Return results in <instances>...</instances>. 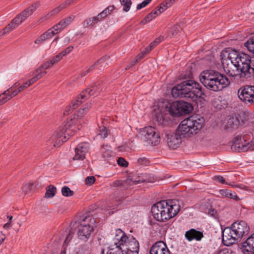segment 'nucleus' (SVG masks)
Masks as SVG:
<instances>
[{
    "instance_id": "obj_1",
    "label": "nucleus",
    "mask_w": 254,
    "mask_h": 254,
    "mask_svg": "<svg viewBox=\"0 0 254 254\" xmlns=\"http://www.w3.org/2000/svg\"><path fill=\"white\" fill-rule=\"evenodd\" d=\"M201 83L208 89L217 92L222 90L230 84L224 74L214 70H206L199 75Z\"/></svg>"
},
{
    "instance_id": "obj_2",
    "label": "nucleus",
    "mask_w": 254,
    "mask_h": 254,
    "mask_svg": "<svg viewBox=\"0 0 254 254\" xmlns=\"http://www.w3.org/2000/svg\"><path fill=\"white\" fill-rule=\"evenodd\" d=\"M201 86L197 82L188 80L174 86L171 90L174 98H185L190 100H196L203 94Z\"/></svg>"
},
{
    "instance_id": "obj_3",
    "label": "nucleus",
    "mask_w": 254,
    "mask_h": 254,
    "mask_svg": "<svg viewBox=\"0 0 254 254\" xmlns=\"http://www.w3.org/2000/svg\"><path fill=\"white\" fill-rule=\"evenodd\" d=\"M230 54V58L240 68L242 72V76L246 78L251 77L254 74V57H251L249 55L244 53H239L236 50L230 48H227ZM229 56L228 54H225L226 56Z\"/></svg>"
},
{
    "instance_id": "obj_4",
    "label": "nucleus",
    "mask_w": 254,
    "mask_h": 254,
    "mask_svg": "<svg viewBox=\"0 0 254 254\" xmlns=\"http://www.w3.org/2000/svg\"><path fill=\"white\" fill-rule=\"evenodd\" d=\"M113 243L124 252V254H138L139 244L138 241L132 236H127L120 229L116 230Z\"/></svg>"
},
{
    "instance_id": "obj_5",
    "label": "nucleus",
    "mask_w": 254,
    "mask_h": 254,
    "mask_svg": "<svg viewBox=\"0 0 254 254\" xmlns=\"http://www.w3.org/2000/svg\"><path fill=\"white\" fill-rule=\"evenodd\" d=\"M204 123V120L201 117H190L181 122L177 128L178 132L181 133L183 137L191 136L200 131Z\"/></svg>"
},
{
    "instance_id": "obj_6",
    "label": "nucleus",
    "mask_w": 254,
    "mask_h": 254,
    "mask_svg": "<svg viewBox=\"0 0 254 254\" xmlns=\"http://www.w3.org/2000/svg\"><path fill=\"white\" fill-rule=\"evenodd\" d=\"M229 51L227 48L222 51L220 55L221 63L224 71L229 76L237 77L239 78H246L242 76V72L239 66L237 65V63L230 58V54L229 56L225 57V54H229Z\"/></svg>"
},
{
    "instance_id": "obj_7",
    "label": "nucleus",
    "mask_w": 254,
    "mask_h": 254,
    "mask_svg": "<svg viewBox=\"0 0 254 254\" xmlns=\"http://www.w3.org/2000/svg\"><path fill=\"white\" fill-rule=\"evenodd\" d=\"M71 124L72 120L68 121L65 125L61 127L50 138V141L54 143L55 147H59L65 142L69 136L74 134V128Z\"/></svg>"
},
{
    "instance_id": "obj_8",
    "label": "nucleus",
    "mask_w": 254,
    "mask_h": 254,
    "mask_svg": "<svg viewBox=\"0 0 254 254\" xmlns=\"http://www.w3.org/2000/svg\"><path fill=\"white\" fill-rule=\"evenodd\" d=\"M94 219L90 216H87L82 219L78 226L77 236L78 239L86 242L90 237L94 230Z\"/></svg>"
},
{
    "instance_id": "obj_9",
    "label": "nucleus",
    "mask_w": 254,
    "mask_h": 254,
    "mask_svg": "<svg viewBox=\"0 0 254 254\" xmlns=\"http://www.w3.org/2000/svg\"><path fill=\"white\" fill-rule=\"evenodd\" d=\"M164 207L160 218L163 219V222L166 221L175 217L180 211L181 206L179 202L176 199H170L163 200Z\"/></svg>"
},
{
    "instance_id": "obj_10",
    "label": "nucleus",
    "mask_w": 254,
    "mask_h": 254,
    "mask_svg": "<svg viewBox=\"0 0 254 254\" xmlns=\"http://www.w3.org/2000/svg\"><path fill=\"white\" fill-rule=\"evenodd\" d=\"M231 149L235 152H246L254 149V144L248 142L244 136H238L235 137L231 145Z\"/></svg>"
},
{
    "instance_id": "obj_11",
    "label": "nucleus",
    "mask_w": 254,
    "mask_h": 254,
    "mask_svg": "<svg viewBox=\"0 0 254 254\" xmlns=\"http://www.w3.org/2000/svg\"><path fill=\"white\" fill-rule=\"evenodd\" d=\"M239 98L245 103H254V85H245L238 91Z\"/></svg>"
},
{
    "instance_id": "obj_12",
    "label": "nucleus",
    "mask_w": 254,
    "mask_h": 254,
    "mask_svg": "<svg viewBox=\"0 0 254 254\" xmlns=\"http://www.w3.org/2000/svg\"><path fill=\"white\" fill-rule=\"evenodd\" d=\"M144 139L148 144L152 145H157L160 141L159 133L157 130L151 126L146 127L144 128L142 131Z\"/></svg>"
},
{
    "instance_id": "obj_13",
    "label": "nucleus",
    "mask_w": 254,
    "mask_h": 254,
    "mask_svg": "<svg viewBox=\"0 0 254 254\" xmlns=\"http://www.w3.org/2000/svg\"><path fill=\"white\" fill-rule=\"evenodd\" d=\"M25 89L24 86L23 85L20 86V83L18 82H16L13 86L0 94L2 98L1 100L5 103Z\"/></svg>"
},
{
    "instance_id": "obj_14",
    "label": "nucleus",
    "mask_w": 254,
    "mask_h": 254,
    "mask_svg": "<svg viewBox=\"0 0 254 254\" xmlns=\"http://www.w3.org/2000/svg\"><path fill=\"white\" fill-rule=\"evenodd\" d=\"M234 230L232 226L225 228L222 232V242L227 246H231L236 242L240 241L238 236L234 234Z\"/></svg>"
},
{
    "instance_id": "obj_15",
    "label": "nucleus",
    "mask_w": 254,
    "mask_h": 254,
    "mask_svg": "<svg viewBox=\"0 0 254 254\" xmlns=\"http://www.w3.org/2000/svg\"><path fill=\"white\" fill-rule=\"evenodd\" d=\"M231 226L234 230V234H236V236H238L240 241L243 237L247 235L249 232L250 228L244 221H236Z\"/></svg>"
},
{
    "instance_id": "obj_16",
    "label": "nucleus",
    "mask_w": 254,
    "mask_h": 254,
    "mask_svg": "<svg viewBox=\"0 0 254 254\" xmlns=\"http://www.w3.org/2000/svg\"><path fill=\"white\" fill-rule=\"evenodd\" d=\"M89 144L87 142L79 143L75 148V155L73 157L74 160H83L89 149Z\"/></svg>"
},
{
    "instance_id": "obj_17",
    "label": "nucleus",
    "mask_w": 254,
    "mask_h": 254,
    "mask_svg": "<svg viewBox=\"0 0 254 254\" xmlns=\"http://www.w3.org/2000/svg\"><path fill=\"white\" fill-rule=\"evenodd\" d=\"M182 135L178 132L177 129L174 133L167 135V141L169 147L174 149L177 148L182 142Z\"/></svg>"
},
{
    "instance_id": "obj_18",
    "label": "nucleus",
    "mask_w": 254,
    "mask_h": 254,
    "mask_svg": "<svg viewBox=\"0 0 254 254\" xmlns=\"http://www.w3.org/2000/svg\"><path fill=\"white\" fill-rule=\"evenodd\" d=\"M149 182V180L146 174H135L129 177L125 181V183H126V184H128L130 186Z\"/></svg>"
},
{
    "instance_id": "obj_19",
    "label": "nucleus",
    "mask_w": 254,
    "mask_h": 254,
    "mask_svg": "<svg viewBox=\"0 0 254 254\" xmlns=\"http://www.w3.org/2000/svg\"><path fill=\"white\" fill-rule=\"evenodd\" d=\"M150 254H170V252L164 242L158 241L150 248Z\"/></svg>"
},
{
    "instance_id": "obj_20",
    "label": "nucleus",
    "mask_w": 254,
    "mask_h": 254,
    "mask_svg": "<svg viewBox=\"0 0 254 254\" xmlns=\"http://www.w3.org/2000/svg\"><path fill=\"white\" fill-rule=\"evenodd\" d=\"M167 111L166 106H163L161 103L158 106H154L153 110V115L154 119L158 123L159 125L162 124L164 120V116Z\"/></svg>"
},
{
    "instance_id": "obj_21",
    "label": "nucleus",
    "mask_w": 254,
    "mask_h": 254,
    "mask_svg": "<svg viewBox=\"0 0 254 254\" xmlns=\"http://www.w3.org/2000/svg\"><path fill=\"white\" fill-rule=\"evenodd\" d=\"M77 0H67L62 3L59 6L55 8L54 9L49 12L47 15L41 19L42 21L44 20H46L48 19L49 17L55 15L59 13L62 10L66 8L69 5L73 4L74 2H76Z\"/></svg>"
},
{
    "instance_id": "obj_22",
    "label": "nucleus",
    "mask_w": 254,
    "mask_h": 254,
    "mask_svg": "<svg viewBox=\"0 0 254 254\" xmlns=\"http://www.w3.org/2000/svg\"><path fill=\"white\" fill-rule=\"evenodd\" d=\"M164 205V201L162 200L153 204L151 208V212L153 217L159 222H163L162 218H160V215H162L163 213Z\"/></svg>"
},
{
    "instance_id": "obj_23",
    "label": "nucleus",
    "mask_w": 254,
    "mask_h": 254,
    "mask_svg": "<svg viewBox=\"0 0 254 254\" xmlns=\"http://www.w3.org/2000/svg\"><path fill=\"white\" fill-rule=\"evenodd\" d=\"M242 250L244 254H254V233L243 242Z\"/></svg>"
},
{
    "instance_id": "obj_24",
    "label": "nucleus",
    "mask_w": 254,
    "mask_h": 254,
    "mask_svg": "<svg viewBox=\"0 0 254 254\" xmlns=\"http://www.w3.org/2000/svg\"><path fill=\"white\" fill-rule=\"evenodd\" d=\"M185 237L188 241L190 242L192 240L200 241L204 236L202 232L192 228L186 232Z\"/></svg>"
},
{
    "instance_id": "obj_25",
    "label": "nucleus",
    "mask_w": 254,
    "mask_h": 254,
    "mask_svg": "<svg viewBox=\"0 0 254 254\" xmlns=\"http://www.w3.org/2000/svg\"><path fill=\"white\" fill-rule=\"evenodd\" d=\"M99 85V84H95L83 91L80 95V96H79L80 99L82 101L83 100V102L85 101V99H87L90 96L95 95L97 93H99L102 90V89H101L100 87H98Z\"/></svg>"
},
{
    "instance_id": "obj_26",
    "label": "nucleus",
    "mask_w": 254,
    "mask_h": 254,
    "mask_svg": "<svg viewBox=\"0 0 254 254\" xmlns=\"http://www.w3.org/2000/svg\"><path fill=\"white\" fill-rule=\"evenodd\" d=\"M109 59L110 57L108 56H105L101 58L92 65V68H95V69H98L100 70L104 69L110 63Z\"/></svg>"
},
{
    "instance_id": "obj_27",
    "label": "nucleus",
    "mask_w": 254,
    "mask_h": 254,
    "mask_svg": "<svg viewBox=\"0 0 254 254\" xmlns=\"http://www.w3.org/2000/svg\"><path fill=\"white\" fill-rule=\"evenodd\" d=\"M38 2L33 3L29 7L24 10L20 13L23 19L25 20L27 17L30 16L39 6Z\"/></svg>"
},
{
    "instance_id": "obj_28",
    "label": "nucleus",
    "mask_w": 254,
    "mask_h": 254,
    "mask_svg": "<svg viewBox=\"0 0 254 254\" xmlns=\"http://www.w3.org/2000/svg\"><path fill=\"white\" fill-rule=\"evenodd\" d=\"M180 115L189 114L192 110L193 107L190 103L184 101H178Z\"/></svg>"
},
{
    "instance_id": "obj_29",
    "label": "nucleus",
    "mask_w": 254,
    "mask_h": 254,
    "mask_svg": "<svg viewBox=\"0 0 254 254\" xmlns=\"http://www.w3.org/2000/svg\"><path fill=\"white\" fill-rule=\"evenodd\" d=\"M243 121L238 117H232L229 118L227 121L226 126L227 128L236 129L240 126Z\"/></svg>"
},
{
    "instance_id": "obj_30",
    "label": "nucleus",
    "mask_w": 254,
    "mask_h": 254,
    "mask_svg": "<svg viewBox=\"0 0 254 254\" xmlns=\"http://www.w3.org/2000/svg\"><path fill=\"white\" fill-rule=\"evenodd\" d=\"M82 102L83 101L80 99V97H77L75 100L73 101L70 105L65 108L64 114V115H68L74 109L77 108Z\"/></svg>"
},
{
    "instance_id": "obj_31",
    "label": "nucleus",
    "mask_w": 254,
    "mask_h": 254,
    "mask_svg": "<svg viewBox=\"0 0 254 254\" xmlns=\"http://www.w3.org/2000/svg\"><path fill=\"white\" fill-rule=\"evenodd\" d=\"M169 114L174 116H180L179 102L175 101L169 105L168 110Z\"/></svg>"
},
{
    "instance_id": "obj_32",
    "label": "nucleus",
    "mask_w": 254,
    "mask_h": 254,
    "mask_svg": "<svg viewBox=\"0 0 254 254\" xmlns=\"http://www.w3.org/2000/svg\"><path fill=\"white\" fill-rule=\"evenodd\" d=\"M219 193L224 197H229L235 200H239L240 198L236 193L229 190H220Z\"/></svg>"
},
{
    "instance_id": "obj_33",
    "label": "nucleus",
    "mask_w": 254,
    "mask_h": 254,
    "mask_svg": "<svg viewBox=\"0 0 254 254\" xmlns=\"http://www.w3.org/2000/svg\"><path fill=\"white\" fill-rule=\"evenodd\" d=\"M64 29V28L62 27V25L60 24L59 22L58 24L55 25L52 28L48 30L47 31L51 37H52L54 35L60 33Z\"/></svg>"
},
{
    "instance_id": "obj_34",
    "label": "nucleus",
    "mask_w": 254,
    "mask_h": 254,
    "mask_svg": "<svg viewBox=\"0 0 254 254\" xmlns=\"http://www.w3.org/2000/svg\"><path fill=\"white\" fill-rule=\"evenodd\" d=\"M47 72L43 70L40 67L35 70L34 72V76L32 78L34 80V82H36L38 80L41 78L44 75L46 74Z\"/></svg>"
},
{
    "instance_id": "obj_35",
    "label": "nucleus",
    "mask_w": 254,
    "mask_h": 254,
    "mask_svg": "<svg viewBox=\"0 0 254 254\" xmlns=\"http://www.w3.org/2000/svg\"><path fill=\"white\" fill-rule=\"evenodd\" d=\"M51 36L47 31L36 39L35 40L34 43L36 44H41L46 40L51 39Z\"/></svg>"
},
{
    "instance_id": "obj_36",
    "label": "nucleus",
    "mask_w": 254,
    "mask_h": 254,
    "mask_svg": "<svg viewBox=\"0 0 254 254\" xmlns=\"http://www.w3.org/2000/svg\"><path fill=\"white\" fill-rule=\"evenodd\" d=\"M74 18L75 16L73 15H70L60 21V24L62 25V27L64 28L69 25Z\"/></svg>"
},
{
    "instance_id": "obj_37",
    "label": "nucleus",
    "mask_w": 254,
    "mask_h": 254,
    "mask_svg": "<svg viewBox=\"0 0 254 254\" xmlns=\"http://www.w3.org/2000/svg\"><path fill=\"white\" fill-rule=\"evenodd\" d=\"M46 190L45 197L51 198L55 196L56 191V188L54 186L50 185Z\"/></svg>"
},
{
    "instance_id": "obj_38",
    "label": "nucleus",
    "mask_w": 254,
    "mask_h": 254,
    "mask_svg": "<svg viewBox=\"0 0 254 254\" xmlns=\"http://www.w3.org/2000/svg\"><path fill=\"white\" fill-rule=\"evenodd\" d=\"M245 45L250 52L254 54V35L247 41Z\"/></svg>"
},
{
    "instance_id": "obj_39",
    "label": "nucleus",
    "mask_w": 254,
    "mask_h": 254,
    "mask_svg": "<svg viewBox=\"0 0 254 254\" xmlns=\"http://www.w3.org/2000/svg\"><path fill=\"white\" fill-rule=\"evenodd\" d=\"M121 5L123 6V10L125 12H128L132 4L131 0H120Z\"/></svg>"
},
{
    "instance_id": "obj_40",
    "label": "nucleus",
    "mask_w": 254,
    "mask_h": 254,
    "mask_svg": "<svg viewBox=\"0 0 254 254\" xmlns=\"http://www.w3.org/2000/svg\"><path fill=\"white\" fill-rule=\"evenodd\" d=\"M171 6V2H168V1L166 0L162 2L159 6H158V10L159 11V13H162Z\"/></svg>"
},
{
    "instance_id": "obj_41",
    "label": "nucleus",
    "mask_w": 254,
    "mask_h": 254,
    "mask_svg": "<svg viewBox=\"0 0 254 254\" xmlns=\"http://www.w3.org/2000/svg\"><path fill=\"white\" fill-rule=\"evenodd\" d=\"M24 20L19 14L16 16L10 22L11 24L13 25V27L15 28L18 27Z\"/></svg>"
},
{
    "instance_id": "obj_42",
    "label": "nucleus",
    "mask_w": 254,
    "mask_h": 254,
    "mask_svg": "<svg viewBox=\"0 0 254 254\" xmlns=\"http://www.w3.org/2000/svg\"><path fill=\"white\" fill-rule=\"evenodd\" d=\"M91 107V104L90 103H87L85 105H84L83 108H81L79 110L78 113V116L80 117L83 116L84 115H85L88 112Z\"/></svg>"
},
{
    "instance_id": "obj_43",
    "label": "nucleus",
    "mask_w": 254,
    "mask_h": 254,
    "mask_svg": "<svg viewBox=\"0 0 254 254\" xmlns=\"http://www.w3.org/2000/svg\"><path fill=\"white\" fill-rule=\"evenodd\" d=\"M97 23L94 16L87 18L83 22V24L84 27H88L93 26Z\"/></svg>"
},
{
    "instance_id": "obj_44",
    "label": "nucleus",
    "mask_w": 254,
    "mask_h": 254,
    "mask_svg": "<svg viewBox=\"0 0 254 254\" xmlns=\"http://www.w3.org/2000/svg\"><path fill=\"white\" fill-rule=\"evenodd\" d=\"M106 148L104 146H103L101 148V152L102 153V156L104 158H108L112 156V151L109 149V147L106 146Z\"/></svg>"
},
{
    "instance_id": "obj_45",
    "label": "nucleus",
    "mask_w": 254,
    "mask_h": 254,
    "mask_svg": "<svg viewBox=\"0 0 254 254\" xmlns=\"http://www.w3.org/2000/svg\"><path fill=\"white\" fill-rule=\"evenodd\" d=\"M62 193L64 196L68 197L73 195V191L68 187L64 186L62 189Z\"/></svg>"
},
{
    "instance_id": "obj_46",
    "label": "nucleus",
    "mask_w": 254,
    "mask_h": 254,
    "mask_svg": "<svg viewBox=\"0 0 254 254\" xmlns=\"http://www.w3.org/2000/svg\"><path fill=\"white\" fill-rule=\"evenodd\" d=\"M109 130L104 126L100 127L98 135L101 138H105L107 137L108 134L109 133Z\"/></svg>"
},
{
    "instance_id": "obj_47",
    "label": "nucleus",
    "mask_w": 254,
    "mask_h": 254,
    "mask_svg": "<svg viewBox=\"0 0 254 254\" xmlns=\"http://www.w3.org/2000/svg\"><path fill=\"white\" fill-rule=\"evenodd\" d=\"M15 29L13 25L11 24L10 23L6 26H5L4 29L0 32V36H3L5 34L8 33L11 30Z\"/></svg>"
},
{
    "instance_id": "obj_48",
    "label": "nucleus",
    "mask_w": 254,
    "mask_h": 254,
    "mask_svg": "<svg viewBox=\"0 0 254 254\" xmlns=\"http://www.w3.org/2000/svg\"><path fill=\"white\" fill-rule=\"evenodd\" d=\"M137 163L141 165L148 166L150 164V161L146 157L141 156L137 159Z\"/></svg>"
},
{
    "instance_id": "obj_49",
    "label": "nucleus",
    "mask_w": 254,
    "mask_h": 254,
    "mask_svg": "<svg viewBox=\"0 0 254 254\" xmlns=\"http://www.w3.org/2000/svg\"><path fill=\"white\" fill-rule=\"evenodd\" d=\"M115 9V6L114 5L108 6L102 11L104 13V15L107 17L108 15H110L114 10Z\"/></svg>"
},
{
    "instance_id": "obj_50",
    "label": "nucleus",
    "mask_w": 254,
    "mask_h": 254,
    "mask_svg": "<svg viewBox=\"0 0 254 254\" xmlns=\"http://www.w3.org/2000/svg\"><path fill=\"white\" fill-rule=\"evenodd\" d=\"M155 18V16L153 14L152 12H151L141 21V23L143 24H146Z\"/></svg>"
},
{
    "instance_id": "obj_51",
    "label": "nucleus",
    "mask_w": 254,
    "mask_h": 254,
    "mask_svg": "<svg viewBox=\"0 0 254 254\" xmlns=\"http://www.w3.org/2000/svg\"><path fill=\"white\" fill-rule=\"evenodd\" d=\"M104 252V250H102L101 253L103 254ZM124 252H123L121 249H119L118 247L116 246L115 249H112L110 252H108L107 254H124Z\"/></svg>"
},
{
    "instance_id": "obj_52",
    "label": "nucleus",
    "mask_w": 254,
    "mask_h": 254,
    "mask_svg": "<svg viewBox=\"0 0 254 254\" xmlns=\"http://www.w3.org/2000/svg\"><path fill=\"white\" fill-rule=\"evenodd\" d=\"M164 39V37L162 36H159V37L155 39L152 42H151L150 44L151 45V47L152 48H154L157 45H158Z\"/></svg>"
},
{
    "instance_id": "obj_53",
    "label": "nucleus",
    "mask_w": 254,
    "mask_h": 254,
    "mask_svg": "<svg viewBox=\"0 0 254 254\" xmlns=\"http://www.w3.org/2000/svg\"><path fill=\"white\" fill-rule=\"evenodd\" d=\"M152 0H144L140 3H139L136 6L137 10H139L143 7H145L149 3L151 2Z\"/></svg>"
},
{
    "instance_id": "obj_54",
    "label": "nucleus",
    "mask_w": 254,
    "mask_h": 254,
    "mask_svg": "<svg viewBox=\"0 0 254 254\" xmlns=\"http://www.w3.org/2000/svg\"><path fill=\"white\" fill-rule=\"evenodd\" d=\"M117 162L119 165L123 167H126L128 166V162L123 157L119 158Z\"/></svg>"
},
{
    "instance_id": "obj_55",
    "label": "nucleus",
    "mask_w": 254,
    "mask_h": 254,
    "mask_svg": "<svg viewBox=\"0 0 254 254\" xmlns=\"http://www.w3.org/2000/svg\"><path fill=\"white\" fill-rule=\"evenodd\" d=\"M95 181V178L94 176H88L85 180L86 185L90 186L92 185Z\"/></svg>"
},
{
    "instance_id": "obj_56",
    "label": "nucleus",
    "mask_w": 254,
    "mask_h": 254,
    "mask_svg": "<svg viewBox=\"0 0 254 254\" xmlns=\"http://www.w3.org/2000/svg\"><path fill=\"white\" fill-rule=\"evenodd\" d=\"M96 21L97 23L102 20L103 19L106 17V16L104 15V13L103 12V11H101L100 13H99L97 16H94Z\"/></svg>"
},
{
    "instance_id": "obj_57",
    "label": "nucleus",
    "mask_w": 254,
    "mask_h": 254,
    "mask_svg": "<svg viewBox=\"0 0 254 254\" xmlns=\"http://www.w3.org/2000/svg\"><path fill=\"white\" fill-rule=\"evenodd\" d=\"M217 254H235L231 250L224 249L220 251Z\"/></svg>"
},
{
    "instance_id": "obj_58",
    "label": "nucleus",
    "mask_w": 254,
    "mask_h": 254,
    "mask_svg": "<svg viewBox=\"0 0 254 254\" xmlns=\"http://www.w3.org/2000/svg\"><path fill=\"white\" fill-rule=\"evenodd\" d=\"M73 49V46H69L67 47L64 50L61 52L62 55L64 56L67 54H69Z\"/></svg>"
},
{
    "instance_id": "obj_59",
    "label": "nucleus",
    "mask_w": 254,
    "mask_h": 254,
    "mask_svg": "<svg viewBox=\"0 0 254 254\" xmlns=\"http://www.w3.org/2000/svg\"><path fill=\"white\" fill-rule=\"evenodd\" d=\"M51 66V64L49 62H47L43 64L40 67L43 70H45L49 68Z\"/></svg>"
},
{
    "instance_id": "obj_60",
    "label": "nucleus",
    "mask_w": 254,
    "mask_h": 254,
    "mask_svg": "<svg viewBox=\"0 0 254 254\" xmlns=\"http://www.w3.org/2000/svg\"><path fill=\"white\" fill-rule=\"evenodd\" d=\"M34 83H35L34 80H33L32 78H31L30 80H29L26 81L25 83H24L23 85L24 86V88L26 89Z\"/></svg>"
},
{
    "instance_id": "obj_61",
    "label": "nucleus",
    "mask_w": 254,
    "mask_h": 254,
    "mask_svg": "<svg viewBox=\"0 0 254 254\" xmlns=\"http://www.w3.org/2000/svg\"><path fill=\"white\" fill-rule=\"evenodd\" d=\"M95 68H92V66L90 67L87 68L85 71H83L81 73V76H85L87 75L88 73L92 71L93 69H94Z\"/></svg>"
},
{
    "instance_id": "obj_62",
    "label": "nucleus",
    "mask_w": 254,
    "mask_h": 254,
    "mask_svg": "<svg viewBox=\"0 0 254 254\" xmlns=\"http://www.w3.org/2000/svg\"><path fill=\"white\" fill-rule=\"evenodd\" d=\"M215 178L219 182H220L221 184H227V185H230L229 184L227 183H226L225 182V179L222 177V176H216L215 177Z\"/></svg>"
},
{
    "instance_id": "obj_63",
    "label": "nucleus",
    "mask_w": 254,
    "mask_h": 254,
    "mask_svg": "<svg viewBox=\"0 0 254 254\" xmlns=\"http://www.w3.org/2000/svg\"><path fill=\"white\" fill-rule=\"evenodd\" d=\"M124 184H126V183H125V181L123 182L121 181L117 180L113 183V186L114 187H118L123 186Z\"/></svg>"
},
{
    "instance_id": "obj_64",
    "label": "nucleus",
    "mask_w": 254,
    "mask_h": 254,
    "mask_svg": "<svg viewBox=\"0 0 254 254\" xmlns=\"http://www.w3.org/2000/svg\"><path fill=\"white\" fill-rule=\"evenodd\" d=\"M64 57V56L62 55V54L60 53L58 55H57L56 56H55L54 58L55 59V61L58 63L59 62L62 58Z\"/></svg>"
}]
</instances>
